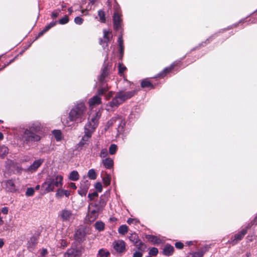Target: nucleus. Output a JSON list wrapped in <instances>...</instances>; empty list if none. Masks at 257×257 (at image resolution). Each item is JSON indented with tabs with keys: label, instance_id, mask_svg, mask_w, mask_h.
I'll return each instance as SVG.
<instances>
[{
	"label": "nucleus",
	"instance_id": "obj_43",
	"mask_svg": "<svg viewBox=\"0 0 257 257\" xmlns=\"http://www.w3.org/2000/svg\"><path fill=\"white\" fill-rule=\"evenodd\" d=\"M98 193L97 192H94L92 193H89L88 195V197L89 200L92 201L94 199V198L98 196Z\"/></svg>",
	"mask_w": 257,
	"mask_h": 257
},
{
	"label": "nucleus",
	"instance_id": "obj_40",
	"mask_svg": "<svg viewBox=\"0 0 257 257\" xmlns=\"http://www.w3.org/2000/svg\"><path fill=\"white\" fill-rule=\"evenodd\" d=\"M34 189L33 188L30 187L27 188L25 194L27 196H32L34 195Z\"/></svg>",
	"mask_w": 257,
	"mask_h": 257
},
{
	"label": "nucleus",
	"instance_id": "obj_42",
	"mask_svg": "<svg viewBox=\"0 0 257 257\" xmlns=\"http://www.w3.org/2000/svg\"><path fill=\"white\" fill-rule=\"evenodd\" d=\"M118 73L120 75H121L123 73L124 71L126 70V68L120 63L118 64Z\"/></svg>",
	"mask_w": 257,
	"mask_h": 257
},
{
	"label": "nucleus",
	"instance_id": "obj_52",
	"mask_svg": "<svg viewBox=\"0 0 257 257\" xmlns=\"http://www.w3.org/2000/svg\"><path fill=\"white\" fill-rule=\"evenodd\" d=\"M143 252L136 250L134 253L133 257H142Z\"/></svg>",
	"mask_w": 257,
	"mask_h": 257
},
{
	"label": "nucleus",
	"instance_id": "obj_29",
	"mask_svg": "<svg viewBox=\"0 0 257 257\" xmlns=\"http://www.w3.org/2000/svg\"><path fill=\"white\" fill-rule=\"evenodd\" d=\"M79 176L77 171H73L70 173L69 179L72 181H77L79 179Z\"/></svg>",
	"mask_w": 257,
	"mask_h": 257
},
{
	"label": "nucleus",
	"instance_id": "obj_44",
	"mask_svg": "<svg viewBox=\"0 0 257 257\" xmlns=\"http://www.w3.org/2000/svg\"><path fill=\"white\" fill-rule=\"evenodd\" d=\"M204 252L203 251L194 252L190 254L191 257H202Z\"/></svg>",
	"mask_w": 257,
	"mask_h": 257
},
{
	"label": "nucleus",
	"instance_id": "obj_61",
	"mask_svg": "<svg viewBox=\"0 0 257 257\" xmlns=\"http://www.w3.org/2000/svg\"><path fill=\"white\" fill-rule=\"evenodd\" d=\"M45 33H46V32H44V30H43L42 31H41L40 32H39V33L38 34V36H42Z\"/></svg>",
	"mask_w": 257,
	"mask_h": 257
},
{
	"label": "nucleus",
	"instance_id": "obj_31",
	"mask_svg": "<svg viewBox=\"0 0 257 257\" xmlns=\"http://www.w3.org/2000/svg\"><path fill=\"white\" fill-rule=\"evenodd\" d=\"M128 230V227L126 225H121L118 227V232L120 234L124 235Z\"/></svg>",
	"mask_w": 257,
	"mask_h": 257
},
{
	"label": "nucleus",
	"instance_id": "obj_36",
	"mask_svg": "<svg viewBox=\"0 0 257 257\" xmlns=\"http://www.w3.org/2000/svg\"><path fill=\"white\" fill-rule=\"evenodd\" d=\"M110 255V253L108 251H105L103 249H100L98 253L97 257H107Z\"/></svg>",
	"mask_w": 257,
	"mask_h": 257
},
{
	"label": "nucleus",
	"instance_id": "obj_16",
	"mask_svg": "<svg viewBox=\"0 0 257 257\" xmlns=\"http://www.w3.org/2000/svg\"><path fill=\"white\" fill-rule=\"evenodd\" d=\"M250 227V225L249 224L246 226V228L243 229L237 234H235L234 236V239H233L232 241L234 242V241H236V242L238 240L242 239L245 234L247 233V229Z\"/></svg>",
	"mask_w": 257,
	"mask_h": 257
},
{
	"label": "nucleus",
	"instance_id": "obj_13",
	"mask_svg": "<svg viewBox=\"0 0 257 257\" xmlns=\"http://www.w3.org/2000/svg\"><path fill=\"white\" fill-rule=\"evenodd\" d=\"M122 20L118 13H114L113 16V23L114 29L118 30L121 27Z\"/></svg>",
	"mask_w": 257,
	"mask_h": 257
},
{
	"label": "nucleus",
	"instance_id": "obj_9",
	"mask_svg": "<svg viewBox=\"0 0 257 257\" xmlns=\"http://www.w3.org/2000/svg\"><path fill=\"white\" fill-rule=\"evenodd\" d=\"M93 132L88 130H84V135L77 144L78 147H82L88 145V141L92 136Z\"/></svg>",
	"mask_w": 257,
	"mask_h": 257
},
{
	"label": "nucleus",
	"instance_id": "obj_57",
	"mask_svg": "<svg viewBox=\"0 0 257 257\" xmlns=\"http://www.w3.org/2000/svg\"><path fill=\"white\" fill-rule=\"evenodd\" d=\"M69 187L71 188H72L73 189H76V186L75 185V184L74 183H70L69 184Z\"/></svg>",
	"mask_w": 257,
	"mask_h": 257
},
{
	"label": "nucleus",
	"instance_id": "obj_39",
	"mask_svg": "<svg viewBox=\"0 0 257 257\" xmlns=\"http://www.w3.org/2000/svg\"><path fill=\"white\" fill-rule=\"evenodd\" d=\"M69 18L67 16H65L59 20V23L61 25H64L68 23Z\"/></svg>",
	"mask_w": 257,
	"mask_h": 257
},
{
	"label": "nucleus",
	"instance_id": "obj_60",
	"mask_svg": "<svg viewBox=\"0 0 257 257\" xmlns=\"http://www.w3.org/2000/svg\"><path fill=\"white\" fill-rule=\"evenodd\" d=\"M4 244V242L3 239L0 238V248L2 247Z\"/></svg>",
	"mask_w": 257,
	"mask_h": 257
},
{
	"label": "nucleus",
	"instance_id": "obj_7",
	"mask_svg": "<svg viewBox=\"0 0 257 257\" xmlns=\"http://www.w3.org/2000/svg\"><path fill=\"white\" fill-rule=\"evenodd\" d=\"M59 217L63 222H69L74 219L75 215L71 210L65 208L59 212Z\"/></svg>",
	"mask_w": 257,
	"mask_h": 257
},
{
	"label": "nucleus",
	"instance_id": "obj_5",
	"mask_svg": "<svg viewBox=\"0 0 257 257\" xmlns=\"http://www.w3.org/2000/svg\"><path fill=\"white\" fill-rule=\"evenodd\" d=\"M63 177L61 175L53 174L48 175L45 182L42 184L41 188L45 193H49L54 190L55 187L62 186Z\"/></svg>",
	"mask_w": 257,
	"mask_h": 257
},
{
	"label": "nucleus",
	"instance_id": "obj_47",
	"mask_svg": "<svg viewBox=\"0 0 257 257\" xmlns=\"http://www.w3.org/2000/svg\"><path fill=\"white\" fill-rule=\"evenodd\" d=\"M102 180L105 186H107L110 184V179L108 175L103 177Z\"/></svg>",
	"mask_w": 257,
	"mask_h": 257
},
{
	"label": "nucleus",
	"instance_id": "obj_35",
	"mask_svg": "<svg viewBox=\"0 0 257 257\" xmlns=\"http://www.w3.org/2000/svg\"><path fill=\"white\" fill-rule=\"evenodd\" d=\"M122 120V119L119 117H114L111 118L109 120L107 121V125L108 127L111 126L117 120Z\"/></svg>",
	"mask_w": 257,
	"mask_h": 257
},
{
	"label": "nucleus",
	"instance_id": "obj_8",
	"mask_svg": "<svg viewBox=\"0 0 257 257\" xmlns=\"http://www.w3.org/2000/svg\"><path fill=\"white\" fill-rule=\"evenodd\" d=\"M100 116L98 112L95 113L92 116L90 121L85 125L84 130H88L93 132L97 126Z\"/></svg>",
	"mask_w": 257,
	"mask_h": 257
},
{
	"label": "nucleus",
	"instance_id": "obj_12",
	"mask_svg": "<svg viewBox=\"0 0 257 257\" xmlns=\"http://www.w3.org/2000/svg\"><path fill=\"white\" fill-rule=\"evenodd\" d=\"M38 237L32 236L27 242V248L30 251H33L38 243Z\"/></svg>",
	"mask_w": 257,
	"mask_h": 257
},
{
	"label": "nucleus",
	"instance_id": "obj_34",
	"mask_svg": "<svg viewBox=\"0 0 257 257\" xmlns=\"http://www.w3.org/2000/svg\"><path fill=\"white\" fill-rule=\"evenodd\" d=\"M53 134L57 141H60L62 139V133L60 130H54Z\"/></svg>",
	"mask_w": 257,
	"mask_h": 257
},
{
	"label": "nucleus",
	"instance_id": "obj_6",
	"mask_svg": "<svg viewBox=\"0 0 257 257\" xmlns=\"http://www.w3.org/2000/svg\"><path fill=\"white\" fill-rule=\"evenodd\" d=\"M107 75V67L105 66L103 68L102 72L98 77L100 85L97 90V94L99 95H103L108 90V87L107 84L106 83L105 80V78Z\"/></svg>",
	"mask_w": 257,
	"mask_h": 257
},
{
	"label": "nucleus",
	"instance_id": "obj_20",
	"mask_svg": "<svg viewBox=\"0 0 257 257\" xmlns=\"http://www.w3.org/2000/svg\"><path fill=\"white\" fill-rule=\"evenodd\" d=\"M175 63L172 64L169 67L165 68L162 72L158 74L160 77H164L167 73H169L175 66Z\"/></svg>",
	"mask_w": 257,
	"mask_h": 257
},
{
	"label": "nucleus",
	"instance_id": "obj_27",
	"mask_svg": "<svg viewBox=\"0 0 257 257\" xmlns=\"http://www.w3.org/2000/svg\"><path fill=\"white\" fill-rule=\"evenodd\" d=\"M128 239L132 242L133 243L134 245L135 243H138L139 242V240H140L139 239L138 235L136 233H132L129 236Z\"/></svg>",
	"mask_w": 257,
	"mask_h": 257
},
{
	"label": "nucleus",
	"instance_id": "obj_24",
	"mask_svg": "<svg viewBox=\"0 0 257 257\" xmlns=\"http://www.w3.org/2000/svg\"><path fill=\"white\" fill-rule=\"evenodd\" d=\"M89 186L88 184L85 185L84 186H81L79 189L78 190V193L81 196H85L88 191Z\"/></svg>",
	"mask_w": 257,
	"mask_h": 257
},
{
	"label": "nucleus",
	"instance_id": "obj_21",
	"mask_svg": "<svg viewBox=\"0 0 257 257\" xmlns=\"http://www.w3.org/2000/svg\"><path fill=\"white\" fill-rule=\"evenodd\" d=\"M101 98L96 95L89 100V104L90 106L98 105L101 103Z\"/></svg>",
	"mask_w": 257,
	"mask_h": 257
},
{
	"label": "nucleus",
	"instance_id": "obj_48",
	"mask_svg": "<svg viewBox=\"0 0 257 257\" xmlns=\"http://www.w3.org/2000/svg\"><path fill=\"white\" fill-rule=\"evenodd\" d=\"M83 22V19L80 17H76L74 19V22L77 25H81Z\"/></svg>",
	"mask_w": 257,
	"mask_h": 257
},
{
	"label": "nucleus",
	"instance_id": "obj_19",
	"mask_svg": "<svg viewBox=\"0 0 257 257\" xmlns=\"http://www.w3.org/2000/svg\"><path fill=\"white\" fill-rule=\"evenodd\" d=\"M174 251V248L170 244H166L163 250V254L166 256L172 255Z\"/></svg>",
	"mask_w": 257,
	"mask_h": 257
},
{
	"label": "nucleus",
	"instance_id": "obj_23",
	"mask_svg": "<svg viewBox=\"0 0 257 257\" xmlns=\"http://www.w3.org/2000/svg\"><path fill=\"white\" fill-rule=\"evenodd\" d=\"M134 245L137 247L138 251H140L143 253L145 251L146 245L140 240L138 243H135Z\"/></svg>",
	"mask_w": 257,
	"mask_h": 257
},
{
	"label": "nucleus",
	"instance_id": "obj_25",
	"mask_svg": "<svg viewBox=\"0 0 257 257\" xmlns=\"http://www.w3.org/2000/svg\"><path fill=\"white\" fill-rule=\"evenodd\" d=\"M109 32L106 30H103V39H100L99 41V44L102 45L103 43H107L109 41Z\"/></svg>",
	"mask_w": 257,
	"mask_h": 257
},
{
	"label": "nucleus",
	"instance_id": "obj_58",
	"mask_svg": "<svg viewBox=\"0 0 257 257\" xmlns=\"http://www.w3.org/2000/svg\"><path fill=\"white\" fill-rule=\"evenodd\" d=\"M49 29H50V28L49 27V26H48V25H47V26H46L45 27V28H44V29H43V30H44V32H47V31H48Z\"/></svg>",
	"mask_w": 257,
	"mask_h": 257
},
{
	"label": "nucleus",
	"instance_id": "obj_3",
	"mask_svg": "<svg viewBox=\"0 0 257 257\" xmlns=\"http://www.w3.org/2000/svg\"><path fill=\"white\" fill-rule=\"evenodd\" d=\"M86 108L82 102L77 103L70 111L68 118L71 121L81 123L86 118Z\"/></svg>",
	"mask_w": 257,
	"mask_h": 257
},
{
	"label": "nucleus",
	"instance_id": "obj_56",
	"mask_svg": "<svg viewBox=\"0 0 257 257\" xmlns=\"http://www.w3.org/2000/svg\"><path fill=\"white\" fill-rule=\"evenodd\" d=\"M57 23V22L55 21V22H51L50 23H49L48 26H49V27L51 29V28L53 27L54 26L56 25Z\"/></svg>",
	"mask_w": 257,
	"mask_h": 257
},
{
	"label": "nucleus",
	"instance_id": "obj_51",
	"mask_svg": "<svg viewBox=\"0 0 257 257\" xmlns=\"http://www.w3.org/2000/svg\"><path fill=\"white\" fill-rule=\"evenodd\" d=\"M175 247L179 249H182L184 247V244L181 242H176L175 244Z\"/></svg>",
	"mask_w": 257,
	"mask_h": 257
},
{
	"label": "nucleus",
	"instance_id": "obj_32",
	"mask_svg": "<svg viewBox=\"0 0 257 257\" xmlns=\"http://www.w3.org/2000/svg\"><path fill=\"white\" fill-rule=\"evenodd\" d=\"M98 16L99 17L100 22L103 23H105V14L103 10H100L98 11Z\"/></svg>",
	"mask_w": 257,
	"mask_h": 257
},
{
	"label": "nucleus",
	"instance_id": "obj_22",
	"mask_svg": "<svg viewBox=\"0 0 257 257\" xmlns=\"http://www.w3.org/2000/svg\"><path fill=\"white\" fill-rule=\"evenodd\" d=\"M70 195V192L68 190H63L62 189H58L56 193V196L57 197H62L63 196H65L68 197Z\"/></svg>",
	"mask_w": 257,
	"mask_h": 257
},
{
	"label": "nucleus",
	"instance_id": "obj_37",
	"mask_svg": "<svg viewBox=\"0 0 257 257\" xmlns=\"http://www.w3.org/2000/svg\"><path fill=\"white\" fill-rule=\"evenodd\" d=\"M87 176L91 180H95L97 177L95 171L93 169H91L88 171Z\"/></svg>",
	"mask_w": 257,
	"mask_h": 257
},
{
	"label": "nucleus",
	"instance_id": "obj_46",
	"mask_svg": "<svg viewBox=\"0 0 257 257\" xmlns=\"http://www.w3.org/2000/svg\"><path fill=\"white\" fill-rule=\"evenodd\" d=\"M95 188L98 192H101L102 190L101 183L100 182L96 183L95 184Z\"/></svg>",
	"mask_w": 257,
	"mask_h": 257
},
{
	"label": "nucleus",
	"instance_id": "obj_62",
	"mask_svg": "<svg viewBox=\"0 0 257 257\" xmlns=\"http://www.w3.org/2000/svg\"><path fill=\"white\" fill-rule=\"evenodd\" d=\"M40 185H36V187H35V189H36V190H39V189H40Z\"/></svg>",
	"mask_w": 257,
	"mask_h": 257
},
{
	"label": "nucleus",
	"instance_id": "obj_1",
	"mask_svg": "<svg viewBox=\"0 0 257 257\" xmlns=\"http://www.w3.org/2000/svg\"><path fill=\"white\" fill-rule=\"evenodd\" d=\"M42 126L39 121L29 123L25 127L21 128L20 137L24 145L31 146L34 143L39 141L41 137Z\"/></svg>",
	"mask_w": 257,
	"mask_h": 257
},
{
	"label": "nucleus",
	"instance_id": "obj_55",
	"mask_svg": "<svg viewBox=\"0 0 257 257\" xmlns=\"http://www.w3.org/2000/svg\"><path fill=\"white\" fill-rule=\"evenodd\" d=\"M60 244L61 246L63 248H65L67 246V242L65 240H61Z\"/></svg>",
	"mask_w": 257,
	"mask_h": 257
},
{
	"label": "nucleus",
	"instance_id": "obj_64",
	"mask_svg": "<svg viewBox=\"0 0 257 257\" xmlns=\"http://www.w3.org/2000/svg\"><path fill=\"white\" fill-rule=\"evenodd\" d=\"M89 1L92 5H93L95 3L96 0H89Z\"/></svg>",
	"mask_w": 257,
	"mask_h": 257
},
{
	"label": "nucleus",
	"instance_id": "obj_4",
	"mask_svg": "<svg viewBox=\"0 0 257 257\" xmlns=\"http://www.w3.org/2000/svg\"><path fill=\"white\" fill-rule=\"evenodd\" d=\"M138 91V90L128 91L121 90L117 92L112 100L108 102L107 106L111 108H116L126 100L131 98L136 95Z\"/></svg>",
	"mask_w": 257,
	"mask_h": 257
},
{
	"label": "nucleus",
	"instance_id": "obj_53",
	"mask_svg": "<svg viewBox=\"0 0 257 257\" xmlns=\"http://www.w3.org/2000/svg\"><path fill=\"white\" fill-rule=\"evenodd\" d=\"M8 208L7 207H3L1 209V212L4 214H7L8 213Z\"/></svg>",
	"mask_w": 257,
	"mask_h": 257
},
{
	"label": "nucleus",
	"instance_id": "obj_28",
	"mask_svg": "<svg viewBox=\"0 0 257 257\" xmlns=\"http://www.w3.org/2000/svg\"><path fill=\"white\" fill-rule=\"evenodd\" d=\"M9 152V149L5 145H0V156L4 157L6 156Z\"/></svg>",
	"mask_w": 257,
	"mask_h": 257
},
{
	"label": "nucleus",
	"instance_id": "obj_15",
	"mask_svg": "<svg viewBox=\"0 0 257 257\" xmlns=\"http://www.w3.org/2000/svg\"><path fill=\"white\" fill-rule=\"evenodd\" d=\"M44 160L41 159L35 160L33 163L28 168L27 170L31 172L36 171L42 164Z\"/></svg>",
	"mask_w": 257,
	"mask_h": 257
},
{
	"label": "nucleus",
	"instance_id": "obj_10",
	"mask_svg": "<svg viewBox=\"0 0 257 257\" xmlns=\"http://www.w3.org/2000/svg\"><path fill=\"white\" fill-rule=\"evenodd\" d=\"M81 254V249L77 248H71L67 249L64 254V257H80Z\"/></svg>",
	"mask_w": 257,
	"mask_h": 257
},
{
	"label": "nucleus",
	"instance_id": "obj_2",
	"mask_svg": "<svg viewBox=\"0 0 257 257\" xmlns=\"http://www.w3.org/2000/svg\"><path fill=\"white\" fill-rule=\"evenodd\" d=\"M106 204V201L103 195L100 197L98 202L90 203L88 206L89 213L87 216L88 220L90 222L95 220L99 213L103 211Z\"/></svg>",
	"mask_w": 257,
	"mask_h": 257
},
{
	"label": "nucleus",
	"instance_id": "obj_49",
	"mask_svg": "<svg viewBox=\"0 0 257 257\" xmlns=\"http://www.w3.org/2000/svg\"><path fill=\"white\" fill-rule=\"evenodd\" d=\"M60 12V10H57L56 11H53L51 14L52 18L54 19L57 18L59 16Z\"/></svg>",
	"mask_w": 257,
	"mask_h": 257
},
{
	"label": "nucleus",
	"instance_id": "obj_30",
	"mask_svg": "<svg viewBox=\"0 0 257 257\" xmlns=\"http://www.w3.org/2000/svg\"><path fill=\"white\" fill-rule=\"evenodd\" d=\"M104 223L102 221H97L94 224L95 228L99 231H101L104 229Z\"/></svg>",
	"mask_w": 257,
	"mask_h": 257
},
{
	"label": "nucleus",
	"instance_id": "obj_54",
	"mask_svg": "<svg viewBox=\"0 0 257 257\" xmlns=\"http://www.w3.org/2000/svg\"><path fill=\"white\" fill-rule=\"evenodd\" d=\"M113 92L112 91L109 92L106 95L105 98L107 100L109 99L110 98L112 97Z\"/></svg>",
	"mask_w": 257,
	"mask_h": 257
},
{
	"label": "nucleus",
	"instance_id": "obj_50",
	"mask_svg": "<svg viewBox=\"0 0 257 257\" xmlns=\"http://www.w3.org/2000/svg\"><path fill=\"white\" fill-rule=\"evenodd\" d=\"M118 45H119V48L122 49V47H123V40H122V35H120L118 37Z\"/></svg>",
	"mask_w": 257,
	"mask_h": 257
},
{
	"label": "nucleus",
	"instance_id": "obj_26",
	"mask_svg": "<svg viewBox=\"0 0 257 257\" xmlns=\"http://www.w3.org/2000/svg\"><path fill=\"white\" fill-rule=\"evenodd\" d=\"M141 86L142 88H154V85L147 79H144L142 81Z\"/></svg>",
	"mask_w": 257,
	"mask_h": 257
},
{
	"label": "nucleus",
	"instance_id": "obj_38",
	"mask_svg": "<svg viewBox=\"0 0 257 257\" xmlns=\"http://www.w3.org/2000/svg\"><path fill=\"white\" fill-rule=\"evenodd\" d=\"M117 150V146L115 144H111L109 148V153L113 155Z\"/></svg>",
	"mask_w": 257,
	"mask_h": 257
},
{
	"label": "nucleus",
	"instance_id": "obj_14",
	"mask_svg": "<svg viewBox=\"0 0 257 257\" xmlns=\"http://www.w3.org/2000/svg\"><path fill=\"white\" fill-rule=\"evenodd\" d=\"M4 185L7 191L14 192L16 191V186L14 181L12 180H7L4 182Z\"/></svg>",
	"mask_w": 257,
	"mask_h": 257
},
{
	"label": "nucleus",
	"instance_id": "obj_59",
	"mask_svg": "<svg viewBox=\"0 0 257 257\" xmlns=\"http://www.w3.org/2000/svg\"><path fill=\"white\" fill-rule=\"evenodd\" d=\"M134 221V219H132V218H128L127 220V223L128 224H131L133 223Z\"/></svg>",
	"mask_w": 257,
	"mask_h": 257
},
{
	"label": "nucleus",
	"instance_id": "obj_63",
	"mask_svg": "<svg viewBox=\"0 0 257 257\" xmlns=\"http://www.w3.org/2000/svg\"><path fill=\"white\" fill-rule=\"evenodd\" d=\"M4 138L3 134L0 132V140H2Z\"/></svg>",
	"mask_w": 257,
	"mask_h": 257
},
{
	"label": "nucleus",
	"instance_id": "obj_45",
	"mask_svg": "<svg viewBox=\"0 0 257 257\" xmlns=\"http://www.w3.org/2000/svg\"><path fill=\"white\" fill-rule=\"evenodd\" d=\"M108 155L107 150L106 148L101 149L100 153V157L105 158Z\"/></svg>",
	"mask_w": 257,
	"mask_h": 257
},
{
	"label": "nucleus",
	"instance_id": "obj_33",
	"mask_svg": "<svg viewBox=\"0 0 257 257\" xmlns=\"http://www.w3.org/2000/svg\"><path fill=\"white\" fill-rule=\"evenodd\" d=\"M146 238L149 241L153 242L154 243H159L160 242V239L156 236L153 235H147Z\"/></svg>",
	"mask_w": 257,
	"mask_h": 257
},
{
	"label": "nucleus",
	"instance_id": "obj_41",
	"mask_svg": "<svg viewBox=\"0 0 257 257\" xmlns=\"http://www.w3.org/2000/svg\"><path fill=\"white\" fill-rule=\"evenodd\" d=\"M158 253V249L156 247L151 248L149 252V254L150 255L156 256Z\"/></svg>",
	"mask_w": 257,
	"mask_h": 257
},
{
	"label": "nucleus",
	"instance_id": "obj_17",
	"mask_svg": "<svg viewBox=\"0 0 257 257\" xmlns=\"http://www.w3.org/2000/svg\"><path fill=\"white\" fill-rule=\"evenodd\" d=\"M85 231L82 229L77 230L75 233V239L79 241H82L85 239Z\"/></svg>",
	"mask_w": 257,
	"mask_h": 257
},
{
	"label": "nucleus",
	"instance_id": "obj_18",
	"mask_svg": "<svg viewBox=\"0 0 257 257\" xmlns=\"http://www.w3.org/2000/svg\"><path fill=\"white\" fill-rule=\"evenodd\" d=\"M102 163L104 167L107 169H110L113 166V161L109 157L103 159Z\"/></svg>",
	"mask_w": 257,
	"mask_h": 257
},
{
	"label": "nucleus",
	"instance_id": "obj_11",
	"mask_svg": "<svg viewBox=\"0 0 257 257\" xmlns=\"http://www.w3.org/2000/svg\"><path fill=\"white\" fill-rule=\"evenodd\" d=\"M114 249L118 252H122L125 250V243L122 240L115 241L113 243Z\"/></svg>",
	"mask_w": 257,
	"mask_h": 257
}]
</instances>
